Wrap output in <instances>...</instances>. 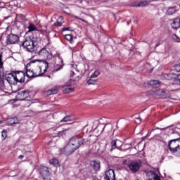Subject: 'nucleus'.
<instances>
[{"mask_svg": "<svg viewBox=\"0 0 180 180\" xmlns=\"http://www.w3.org/2000/svg\"><path fill=\"white\" fill-rule=\"evenodd\" d=\"M85 143V139L79 136H75L70 138L68 143L64 148V154L71 155L72 153L78 150Z\"/></svg>", "mask_w": 180, "mask_h": 180, "instance_id": "f257e3e1", "label": "nucleus"}, {"mask_svg": "<svg viewBox=\"0 0 180 180\" xmlns=\"http://www.w3.org/2000/svg\"><path fill=\"white\" fill-rule=\"evenodd\" d=\"M27 65L28 68H32L36 74H41V77L49 70V63L44 60H31Z\"/></svg>", "mask_w": 180, "mask_h": 180, "instance_id": "f03ea898", "label": "nucleus"}, {"mask_svg": "<svg viewBox=\"0 0 180 180\" xmlns=\"http://www.w3.org/2000/svg\"><path fill=\"white\" fill-rule=\"evenodd\" d=\"M169 132L173 134L172 137L174 138L169 141L168 147L170 153L176 154L177 157H180V137L178 132H174L173 129H170Z\"/></svg>", "mask_w": 180, "mask_h": 180, "instance_id": "7ed1b4c3", "label": "nucleus"}, {"mask_svg": "<svg viewBox=\"0 0 180 180\" xmlns=\"http://www.w3.org/2000/svg\"><path fill=\"white\" fill-rule=\"evenodd\" d=\"M142 165L143 162H141V160H131L127 165L129 171H130V172H131L132 174H136V172H139Z\"/></svg>", "mask_w": 180, "mask_h": 180, "instance_id": "20e7f679", "label": "nucleus"}, {"mask_svg": "<svg viewBox=\"0 0 180 180\" xmlns=\"http://www.w3.org/2000/svg\"><path fill=\"white\" fill-rule=\"evenodd\" d=\"M36 44H37V39L30 38L22 43V47L26 49V50L30 53H33L34 51V46H36Z\"/></svg>", "mask_w": 180, "mask_h": 180, "instance_id": "39448f33", "label": "nucleus"}, {"mask_svg": "<svg viewBox=\"0 0 180 180\" xmlns=\"http://www.w3.org/2000/svg\"><path fill=\"white\" fill-rule=\"evenodd\" d=\"M40 174L44 180H50V170L49 167L41 166L40 167Z\"/></svg>", "mask_w": 180, "mask_h": 180, "instance_id": "423d86ee", "label": "nucleus"}, {"mask_svg": "<svg viewBox=\"0 0 180 180\" xmlns=\"http://www.w3.org/2000/svg\"><path fill=\"white\" fill-rule=\"evenodd\" d=\"M19 41V36L15 34H10L7 36L6 43L7 44H16Z\"/></svg>", "mask_w": 180, "mask_h": 180, "instance_id": "0eeeda50", "label": "nucleus"}, {"mask_svg": "<svg viewBox=\"0 0 180 180\" xmlns=\"http://www.w3.org/2000/svg\"><path fill=\"white\" fill-rule=\"evenodd\" d=\"M12 78L14 79V81H16V82H20L22 84L25 82V72L22 71L15 72V75L12 76Z\"/></svg>", "mask_w": 180, "mask_h": 180, "instance_id": "6e6552de", "label": "nucleus"}, {"mask_svg": "<svg viewBox=\"0 0 180 180\" xmlns=\"http://www.w3.org/2000/svg\"><path fill=\"white\" fill-rule=\"evenodd\" d=\"M26 75L28 78H36V77H41V74L36 73L32 68H28L27 65L26 66Z\"/></svg>", "mask_w": 180, "mask_h": 180, "instance_id": "1a4fd4ad", "label": "nucleus"}, {"mask_svg": "<svg viewBox=\"0 0 180 180\" xmlns=\"http://www.w3.org/2000/svg\"><path fill=\"white\" fill-rule=\"evenodd\" d=\"M63 92V94H71V92H74V87H72V79H70L67 83V85L65 86Z\"/></svg>", "mask_w": 180, "mask_h": 180, "instance_id": "9d476101", "label": "nucleus"}, {"mask_svg": "<svg viewBox=\"0 0 180 180\" xmlns=\"http://www.w3.org/2000/svg\"><path fill=\"white\" fill-rule=\"evenodd\" d=\"M179 77L180 74L175 73H165L163 75L164 79H167V81H171V79H178Z\"/></svg>", "mask_w": 180, "mask_h": 180, "instance_id": "9b49d317", "label": "nucleus"}, {"mask_svg": "<svg viewBox=\"0 0 180 180\" xmlns=\"http://www.w3.org/2000/svg\"><path fill=\"white\" fill-rule=\"evenodd\" d=\"M38 56L41 58L46 60V58H49V56H50V51H49L47 49L43 48L38 52Z\"/></svg>", "mask_w": 180, "mask_h": 180, "instance_id": "f8f14e48", "label": "nucleus"}, {"mask_svg": "<svg viewBox=\"0 0 180 180\" xmlns=\"http://www.w3.org/2000/svg\"><path fill=\"white\" fill-rule=\"evenodd\" d=\"M105 180H116L115 176V171L113 169H109L105 172Z\"/></svg>", "mask_w": 180, "mask_h": 180, "instance_id": "ddd939ff", "label": "nucleus"}, {"mask_svg": "<svg viewBox=\"0 0 180 180\" xmlns=\"http://www.w3.org/2000/svg\"><path fill=\"white\" fill-rule=\"evenodd\" d=\"M151 4V1L150 0H145L141 1L140 3H135V4H130V6L132 8H140L141 6H148V5H150Z\"/></svg>", "mask_w": 180, "mask_h": 180, "instance_id": "4468645a", "label": "nucleus"}, {"mask_svg": "<svg viewBox=\"0 0 180 180\" xmlns=\"http://www.w3.org/2000/svg\"><path fill=\"white\" fill-rule=\"evenodd\" d=\"M153 95L156 98H167V93H165L162 89H158L153 91Z\"/></svg>", "mask_w": 180, "mask_h": 180, "instance_id": "2eb2a0df", "label": "nucleus"}, {"mask_svg": "<svg viewBox=\"0 0 180 180\" xmlns=\"http://www.w3.org/2000/svg\"><path fill=\"white\" fill-rule=\"evenodd\" d=\"M90 165L94 171H99V169H101V162H99V160H93L91 162Z\"/></svg>", "mask_w": 180, "mask_h": 180, "instance_id": "dca6fc26", "label": "nucleus"}, {"mask_svg": "<svg viewBox=\"0 0 180 180\" xmlns=\"http://www.w3.org/2000/svg\"><path fill=\"white\" fill-rule=\"evenodd\" d=\"M171 26L172 29H174L175 30H176V29H179V27H180V18H176L174 20H172Z\"/></svg>", "mask_w": 180, "mask_h": 180, "instance_id": "f3484780", "label": "nucleus"}, {"mask_svg": "<svg viewBox=\"0 0 180 180\" xmlns=\"http://www.w3.org/2000/svg\"><path fill=\"white\" fill-rule=\"evenodd\" d=\"M148 176H150L149 177L150 180H162L160 176H158V174H155L154 172H149Z\"/></svg>", "mask_w": 180, "mask_h": 180, "instance_id": "a211bd4d", "label": "nucleus"}, {"mask_svg": "<svg viewBox=\"0 0 180 180\" xmlns=\"http://www.w3.org/2000/svg\"><path fill=\"white\" fill-rule=\"evenodd\" d=\"M7 123L10 126H12L13 124H18L19 123V120L16 117H13V118H8L7 120Z\"/></svg>", "mask_w": 180, "mask_h": 180, "instance_id": "6ab92c4d", "label": "nucleus"}, {"mask_svg": "<svg viewBox=\"0 0 180 180\" xmlns=\"http://www.w3.org/2000/svg\"><path fill=\"white\" fill-rule=\"evenodd\" d=\"M17 98L19 101H23L25 98H27V96H26V91H20L17 94Z\"/></svg>", "mask_w": 180, "mask_h": 180, "instance_id": "aec40b11", "label": "nucleus"}, {"mask_svg": "<svg viewBox=\"0 0 180 180\" xmlns=\"http://www.w3.org/2000/svg\"><path fill=\"white\" fill-rule=\"evenodd\" d=\"M27 29H28V33H30V32H37V27H36V25H34V24L32 22H29Z\"/></svg>", "mask_w": 180, "mask_h": 180, "instance_id": "412c9836", "label": "nucleus"}, {"mask_svg": "<svg viewBox=\"0 0 180 180\" xmlns=\"http://www.w3.org/2000/svg\"><path fill=\"white\" fill-rule=\"evenodd\" d=\"M72 120H74V118L72 117V115H68V116H65V117H63L60 120V123H63L64 122H72Z\"/></svg>", "mask_w": 180, "mask_h": 180, "instance_id": "4be33fe9", "label": "nucleus"}, {"mask_svg": "<svg viewBox=\"0 0 180 180\" xmlns=\"http://www.w3.org/2000/svg\"><path fill=\"white\" fill-rule=\"evenodd\" d=\"M161 82L158 80H150L148 82V85H151L152 86H155V85H160Z\"/></svg>", "mask_w": 180, "mask_h": 180, "instance_id": "5701e85b", "label": "nucleus"}, {"mask_svg": "<svg viewBox=\"0 0 180 180\" xmlns=\"http://www.w3.org/2000/svg\"><path fill=\"white\" fill-rule=\"evenodd\" d=\"M16 22H22L25 20V16L22 14H17L15 17Z\"/></svg>", "mask_w": 180, "mask_h": 180, "instance_id": "b1692460", "label": "nucleus"}, {"mask_svg": "<svg viewBox=\"0 0 180 180\" xmlns=\"http://www.w3.org/2000/svg\"><path fill=\"white\" fill-rule=\"evenodd\" d=\"M176 12V10H175V8L174 7H169L167 9V15H174Z\"/></svg>", "mask_w": 180, "mask_h": 180, "instance_id": "393cba45", "label": "nucleus"}, {"mask_svg": "<svg viewBox=\"0 0 180 180\" xmlns=\"http://www.w3.org/2000/svg\"><path fill=\"white\" fill-rule=\"evenodd\" d=\"M11 77L9 76H6V81L8 82V84H13V80H15V79H13L12 77H14L13 75H10Z\"/></svg>", "mask_w": 180, "mask_h": 180, "instance_id": "a878e982", "label": "nucleus"}, {"mask_svg": "<svg viewBox=\"0 0 180 180\" xmlns=\"http://www.w3.org/2000/svg\"><path fill=\"white\" fill-rule=\"evenodd\" d=\"M117 143H120V141L119 140L117 141H112L111 142V150H115V148H117V146H116L117 144Z\"/></svg>", "mask_w": 180, "mask_h": 180, "instance_id": "bb28decb", "label": "nucleus"}, {"mask_svg": "<svg viewBox=\"0 0 180 180\" xmlns=\"http://www.w3.org/2000/svg\"><path fill=\"white\" fill-rule=\"evenodd\" d=\"M64 18L63 17H60L59 19L54 23L55 26H61L64 22L61 21Z\"/></svg>", "mask_w": 180, "mask_h": 180, "instance_id": "cd10ccee", "label": "nucleus"}, {"mask_svg": "<svg viewBox=\"0 0 180 180\" xmlns=\"http://www.w3.org/2000/svg\"><path fill=\"white\" fill-rule=\"evenodd\" d=\"M50 164L53 165V167H57V165H58V160L57 159H51L50 160Z\"/></svg>", "mask_w": 180, "mask_h": 180, "instance_id": "c85d7f7f", "label": "nucleus"}, {"mask_svg": "<svg viewBox=\"0 0 180 180\" xmlns=\"http://www.w3.org/2000/svg\"><path fill=\"white\" fill-rule=\"evenodd\" d=\"M87 84H89V85H95L96 84V79H93L92 78H90L87 81Z\"/></svg>", "mask_w": 180, "mask_h": 180, "instance_id": "c756f323", "label": "nucleus"}, {"mask_svg": "<svg viewBox=\"0 0 180 180\" xmlns=\"http://www.w3.org/2000/svg\"><path fill=\"white\" fill-rule=\"evenodd\" d=\"M101 74L99 71L96 70L91 76L90 78H97V77Z\"/></svg>", "mask_w": 180, "mask_h": 180, "instance_id": "7c9ffc66", "label": "nucleus"}, {"mask_svg": "<svg viewBox=\"0 0 180 180\" xmlns=\"http://www.w3.org/2000/svg\"><path fill=\"white\" fill-rule=\"evenodd\" d=\"M68 129H65L63 131H60L58 133V137H61V136H64L65 134V132L68 131Z\"/></svg>", "mask_w": 180, "mask_h": 180, "instance_id": "2f4dec72", "label": "nucleus"}, {"mask_svg": "<svg viewBox=\"0 0 180 180\" xmlns=\"http://www.w3.org/2000/svg\"><path fill=\"white\" fill-rule=\"evenodd\" d=\"M6 137H8L7 132H6V130H3L1 131V139H2V140H5V139H6Z\"/></svg>", "mask_w": 180, "mask_h": 180, "instance_id": "473e14b6", "label": "nucleus"}, {"mask_svg": "<svg viewBox=\"0 0 180 180\" xmlns=\"http://www.w3.org/2000/svg\"><path fill=\"white\" fill-rule=\"evenodd\" d=\"M174 71H176V72H180V63L175 65L174 67Z\"/></svg>", "mask_w": 180, "mask_h": 180, "instance_id": "72a5a7b5", "label": "nucleus"}, {"mask_svg": "<svg viewBox=\"0 0 180 180\" xmlns=\"http://www.w3.org/2000/svg\"><path fill=\"white\" fill-rule=\"evenodd\" d=\"M65 39L66 40H68V41H72V35H71V34H66V35H65Z\"/></svg>", "mask_w": 180, "mask_h": 180, "instance_id": "f704fd0d", "label": "nucleus"}, {"mask_svg": "<svg viewBox=\"0 0 180 180\" xmlns=\"http://www.w3.org/2000/svg\"><path fill=\"white\" fill-rule=\"evenodd\" d=\"M0 70H4V61H2V53H0Z\"/></svg>", "mask_w": 180, "mask_h": 180, "instance_id": "c9c22d12", "label": "nucleus"}, {"mask_svg": "<svg viewBox=\"0 0 180 180\" xmlns=\"http://www.w3.org/2000/svg\"><path fill=\"white\" fill-rule=\"evenodd\" d=\"M135 123H136V124H140V123H141V118L138 117L135 118Z\"/></svg>", "mask_w": 180, "mask_h": 180, "instance_id": "e433bc0d", "label": "nucleus"}, {"mask_svg": "<svg viewBox=\"0 0 180 180\" xmlns=\"http://www.w3.org/2000/svg\"><path fill=\"white\" fill-rule=\"evenodd\" d=\"M75 19H79V20H82V22H84V23H88V21L85 20L84 19L79 18L78 16H75Z\"/></svg>", "mask_w": 180, "mask_h": 180, "instance_id": "4c0bfd02", "label": "nucleus"}, {"mask_svg": "<svg viewBox=\"0 0 180 180\" xmlns=\"http://www.w3.org/2000/svg\"><path fill=\"white\" fill-rule=\"evenodd\" d=\"M173 40H174V41H179V37H178V36H176V34H174Z\"/></svg>", "mask_w": 180, "mask_h": 180, "instance_id": "58836bf2", "label": "nucleus"}, {"mask_svg": "<svg viewBox=\"0 0 180 180\" xmlns=\"http://www.w3.org/2000/svg\"><path fill=\"white\" fill-rule=\"evenodd\" d=\"M57 92H58L57 89L51 90L52 95H56V94H57Z\"/></svg>", "mask_w": 180, "mask_h": 180, "instance_id": "ea45409f", "label": "nucleus"}, {"mask_svg": "<svg viewBox=\"0 0 180 180\" xmlns=\"http://www.w3.org/2000/svg\"><path fill=\"white\" fill-rule=\"evenodd\" d=\"M67 30H71V27H65V28H63V32H65Z\"/></svg>", "mask_w": 180, "mask_h": 180, "instance_id": "a19ab883", "label": "nucleus"}, {"mask_svg": "<svg viewBox=\"0 0 180 180\" xmlns=\"http://www.w3.org/2000/svg\"><path fill=\"white\" fill-rule=\"evenodd\" d=\"M72 72L74 75H77V72H79V71H78V70H72Z\"/></svg>", "mask_w": 180, "mask_h": 180, "instance_id": "79ce46f5", "label": "nucleus"}, {"mask_svg": "<svg viewBox=\"0 0 180 180\" xmlns=\"http://www.w3.org/2000/svg\"><path fill=\"white\" fill-rule=\"evenodd\" d=\"M19 158H20V160H23V158H25V156L20 155L19 156Z\"/></svg>", "mask_w": 180, "mask_h": 180, "instance_id": "37998d69", "label": "nucleus"}, {"mask_svg": "<svg viewBox=\"0 0 180 180\" xmlns=\"http://www.w3.org/2000/svg\"><path fill=\"white\" fill-rule=\"evenodd\" d=\"M105 128H106V125L103 127V130L99 133V134H102V131H103V130H105Z\"/></svg>", "mask_w": 180, "mask_h": 180, "instance_id": "c03bdc74", "label": "nucleus"}, {"mask_svg": "<svg viewBox=\"0 0 180 180\" xmlns=\"http://www.w3.org/2000/svg\"><path fill=\"white\" fill-rule=\"evenodd\" d=\"M98 122H99V123H101V122H102V119H99Z\"/></svg>", "mask_w": 180, "mask_h": 180, "instance_id": "a18cd8bd", "label": "nucleus"}, {"mask_svg": "<svg viewBox=\"0 0 180 180\" xmlns=\"http://www.w3.org/2000/svg\"><path fill=\"white\" fill-rule=\"evenodd\" d=\"M108 127L110 129V130H112V126L110 125Z\"/></svg>", "mask_w": 180, "mask_h": 180, "instance_id": "49530a36", "label": "nucleus"}, {"mask_svg": "<svg viewBox=\"0 0 180 180\" xmlns=\"http://www.w3.org/2000/svg\"><path fill=\"white\" fill-rule=\"evenodd\" d=\"M2 8H4V7H0V9H2Z\"/></svg>", "mask_w": 180, "mask_h": 180, "instance_id": "de8ad7c7", "label": "nucleus"}, {"mask_svg": "<svg viewBox=\"0 0 180 180\" xmlns=\"http://www.w3.org/2000/svg\"><path fill=\"white\" fill-rule=\"evenodd\" d=\"M98 128H99V127H97V128L96 129V130L98 129Z\"/></svg>", "mask_w": 180, "mask_h": 180, "instance_id": "09e8293b", "label": "nucleus"}, {"mask_svg": "<svg viewBox=\"0 0 180 180\" xmlns=\"http://www.w3.org/2000/svg\"><path fill=\"white\" fill-rule=\"evenodd\" d=\"M1 123V122L0 121V124Z\"/></svg>", "mask_w": 180, "mask_h": 180, "instance_id": "8fccbe9b", "label": "nucleus"}]
</instances>
